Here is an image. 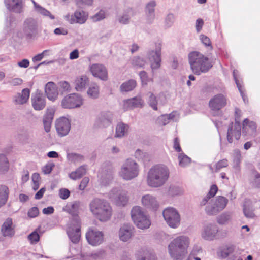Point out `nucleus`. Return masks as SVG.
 I'll return each mask as SVG.
<instances>
[{
  "mask_svg": "<svg viewBox=\"0 0 260 260\" xmlns=\"http://www.w3.org/2000/svg\"><path fill=\"white\" fill-rule=\"evenodd\" d=\"M170 176L168 167L163 164H158L152 167L148 171L147 183L149 186L158 188L164 186Z\"/></svg>",
  "mask_w": 260,
  "mask_h": 260,
  "instance_id": "nucleus-1",
  "label": "nucleus"
},
{
  "mask_svg": "<svg viewBox=\"0 0 260 260\" xmlns=\"http://www.w3.org/2000/svg\"><path fill=\"white\" fill-rule=\"evenodd\" d=\"M189 239L185 236H180L174 239L168 245L170 256L174 260H182L187 254Z\"/></svg>",
  "mask_w": 260,
  "mask_h": 260,
  "instance_id": "nucleus-2",
  "label": "nucleus"
},
{
  "mask_svg": "<svg viewBox=\"0 0 260 260\" xmlns=\"http://www.w3.org/2000/svg\"><path fill=\"white\" fill-rule=\"evenodd\" d=\"M89 208L94 216L101 221H106L111 217V207L105 200L93 199L89 204Z\"/></svg>",
  "mask_w": 260,
  "mask_h": 260,
  "instance_id": "nucleus-3",
  "label": "nucleus"
},
{
  "mask_svg": "<svg viewBox=\"0 0 260 260\" xmlns=\"http://www.w3.org/2000/svg\"><path fill=\"white\" fill-rule=\"evenodd\" d=\"M228 203V200L225 197L217 196L208 203L205 207V212L208 215H216L225 208Z\"/></svg>",
  "mask_w": 260,
  "mask_h": 260,
  "instance_id": "nucleus-4",
  "label": "nucleus"
},
{
  "mask_svg": "<svg viewBox=\"0 0 260 260\" xmlns=\"http://www.w3.org/2000/svg\"><path fill=\"white\" fill-rule=\"evenodd\" d=\"M139 166L131 159H127L122 165L119 172L120 176L126 180H130L139 174Z\"/></svg>",
  "mask_w": 260,
  "mask_h": 260,
  "instance_id": "nucleus-5",
  "label": "nucleus"
},
{
  "mask_svg": "<svg viewBox=\"0 0 260 260\" xmlns=\"http://www.w3.org/2000/svg\"><path fill=\"white\" fill-rule=\"evenodd\" d=\"M227 104L226 96L221 93L213 96L209 101V107L213 116L221 114L220 110L224 108Z\"/></svg>",
  "mask_w": 260,
  "mask_h": 260,
  "instance_id": "nucleus-6",
  "label": "nucleus"
},
{
  "mask_svg": "<svg viewBox=\"0 0 260 260\" xmlns=\"http://www.w3.org/2000/svg\"><path fill=\"white\" fill-rule=\"evenodd\" d=\"M163 217L167 224L172 228H177L180 223V216L174 208H166L162 212Z\"/></svg>",
  "mask_w": 260,
  "mask_h": 260,
  "instance_id": "nucleus-7",
  "label": "nucleus"
},
{
  "mask_svg": "<svg viewBox=\"0 0 260 260\" xmlns=\"http://www.w3.org/2000/svg\"><path fill=\"white\" fill-rule=\"evenodd\" d=\"M83 104V99L78 93L70 94L66 96L61 101V106L64 108H75Z\"/></svg>",
  "mask_w": 260,
  "mask_h": 260,
  "instance_id": "nucleus-8",
  "label": "nucleus"
},
{
  "mask_svg": "<svg viewBox=\"0 0 260 260\" xmlns=\"http://www.w3.org/2000/svg\"><path fill=\"white\" fill-rule=\"evenodd\" d=\"M217 255L222 258L228 257V260H235L238 257V253L233 244H228L220 246L217 251Z\"/></svg>",
  "mask_w": 260,
  "mask_h": 260,
  "instance_id": "nucleus-9",
  "label": "nucleus"
},
{
  "mask_svg": "<svg viewBox=\"0 0 260 260\" xmlns=\"http://www.w3.org/2000/svg\"><path fill=\"white\" fill-rule=\"evenodd\" d=\"M212 65L209 58L196 51V75L201 72H207Z\"/></svg>",
  "mask_w": 260,
  "mask_h": 260,
  "instance_id": "nucleus-10",
  "label": "nucleus"
},
{
  "mask_svg": "<svg viewBox=\"0 0 260 260\" xmlns=\"http://www.w3.org/2000/svg\"><path fill=\"white\" fill-rule=\"evenodd\" d=\"M113 115L112 112H103L96 118L94 127L95 128H103L109 126L112 123Z\"/></svg>",
  "mask_w": 260,
  "mask_h": 260,
  "instance_id": "nucleus-11",
  "label": "nucleus"
},
{
  "mask_svg": "<svg viewBox=\"0 0 260 260\" xmlns=\"http://www.w3.org/2000/svg\"><path fill=\"white\" fill-rule=\"evenodd\" d=\"M147 56L151 61V67L152 70H157L160 67L161 59V46L159 44L156 45L155 50H150L148 52Z\"/></svg>",
  "mask_w": 260,
  "mask_h": 260,
  "instance_id": "nucleus-12",
  "label": "nucleus"
},
{
  "mask_svg": "<svg viewBox=\"0 0 260 260\" xmlns=\"http://www.w3.org/2000/svg\"><path fill=\"white\" fill-rule=\"evenodd\" d=\"M241 135V125L240 122L238 121V118H236V122L233 125V123L229 125L227 133V139L230 143L233 142V138L238 140Z\"/></svg>",
  "mask_w": 260,
  "mask_h": 260,
  "instance_id": "nucleus-13",
  "label": "nucleus"
},
{
  "mask_svg": "<svg viewBox=\"0 0 260 260\" xmlns=\"http://www.w3.org/2000/svg\"><path fill=\"white\" fill-rule=\"evenodd\" d=\"M55 128L59 136L63 137L67 135L71 129L70 120L66 117L57 119L55 123Z\"/></svg>",
  "mask_w": 260,
  "mask_h": 260,
  "instance_id": "nucleus-14",
  "label": "nucleus"
},
{
  "mask_svg": "<svg viewBox=\"0 0 260 260\" xmlns=\"http://www.w3.org/2000/svg\"><path fill=\"white\" fill-rule=\"evenodd\" d=\"M86 238L89 244L97 246L103 242L104 235L100 231L90 230L86 233Z\"/></svg>",
  "mask_w": 260,
  "mask_h": 260,
  "instance_id": "nucleus-15",
  "label": "nucleus"
},
{
  "mask_svg": "<svg viewBox=\"0 0 260 260\" xmlns=\"http://www.w3.org/2000/svg\"><path fill=\"white\" fill-rule=\"evenodd\" d=\"M123 109L124 111L133 110L137 108H142L144 101L140 96H137L123 101Z\"/></svg>",
  "mask_w": 260,
  "mask_h": 260,
  "instance_id": "nucleus-16",
  "label": "nucleus"
},
{
  "mask_svg": "<svg viewBox=\"0 0 260 260\" xmlns=\"http://www.w3.org/2000/svg\"><path fill=\"white\" fill-rule=\"evenodd\" d=\"M32 106L35 110L40 111L46 106L45 96L41 91L37 90L31 98Z\"/></svg>",
  "mask_w": 260,
  "mask_h": 260,
  "instance_id": "nucleus-17",
  "label": "nucleus"
},
{
  "mask_svg": "<svg viewBox=\"0 0 260 260\" xmlns=\"http://www.w3.org/2000/svg\"><path fill=\"white\" fill-rule=\"evenodd\" d=\"M92 75L103 81L108 80V71L106 68L102 64L95 63L90 67Z\"/></svg>",
  "mask_w": 260,
  "mask_h": 260,
  "instance_id": "nucleus-18",
  "label": "nucleus"
},
{
  "mask_svg": "<svg viewBox=\"0 0 260 260\" xmlns=\"http://www.w3.org/2000/svg\"><path fill=\"white\" fill-rule=\"evenodd\" d=\"M37 27L36 21L31 18H28L24 21L23 31L28 38H31L37 34Z\"/></svg>",
  "mask_w": 260,
  "mask_h": 260,
  "instance_id": "nucleus-19",
  "label": "nucleus"
},
{
  "mask_svg": "<svg viewBox=\"0 0 260 260\" xmlns=\"http://www.w3.org/2000/svg\"><path fill=\"white\" fill-rule=\"evenodd\" d=\"M134 228L130 224H124L119 231L120 239L124 242L127 241L134 235Z\"/></svg>",
  "mask_w": 260,
  "mask_h": 260,
  "instance_id": "nucleus-20",
  "label": "nucleus"
},
{
  "mask_svg": "<svg viewBox=\"0 0 260 260\" xmlns=\"http://www.w3.org/2000/svg\"><path fill=\"white\" fill-rule=\"evenodd\" d=\"M257 126L255 122L246 118L243 122V134L246 136H255Z\"/></svg>",
  "mask_w": 260,
  "mask_h": 260,
  "instance_id": "nucleus-21",
  "label": "nucleus"
},
{
  "mask_svg": "<svg viewBox=\"0 0 260 260\" xmlns=\"http://www.w3.org/2000/svg\"><path fill=\"white\" fill-rule=\"evenodd\" d=\"M141 202L144 206L150 209L156 210L159 206L156 198L151 194H146L142 197Z\"/></svg>",
  "mask_w": 260,
  "mask_h": 260,
  "instance_id": "nucleus-22",
  "label": "nucleus"
},
{
  "mask_svg": "<svg viewBox=\"0 0 260 260\" xmlns=\"http://www.w3.org/2000/svg\"><path fill=\"white\" fill-rule=\"evenodd\" d=\"M30 95V90L28 88L23 89L21 93H17L13 97V101L16 105H23L27 102Z\"/></svg>",
  "mask_w": 260,
  "mask_h": 260,
  "instance_id": "nucleus-23",
  "label": "nucleus"
},
{
  "mask_svg": "<svg viewBox=\"0 0 260 260\" xmlns=\"http://www.w3.org/2000/svg\"><path fill=\"white\" fill-rule=\"evenodd\" d=\"M45 92L48 99L52 101H54L58 95L56 85L53 82H49L46 84Z\"/></svg>",
  "mask_w": 260,
  "mask_h": 260,
  "instance_id": "nucleus-24",
  "label": "nucleus"
},
{
  "mask_svg": "<svg viewBox=\"0 0 260 260\" xmlns=\"http://www.w3.org/2000/svg\"><path fill=\"white\" fill-rule=\"evenodd\" d=\"M218 231V229L216 225L209 224L205 227L202 234V237L209 240H212L216 236Z\"/></svg>",
  "mask_w": 260,
  "mask_h": 260,
  "instance_id": "nucleus-25",
  "label": "nucleus"
},
{
  "mask_svg": "<svg viewBox=\"0 0 260 260\" xmlns=\"http://www.w3.org/2000/svg\"><path fill=\"white\" fill-rule=\"evenodd\" d=\"M134 15V10L132 8H127L124 10L122 14L117 17L118 21L122 24H128L130 22V19Z\"/></svg>",
  "mask_w": 260,
  "mask_h": 260,
  "instance_id": "nucleus-26",
  "label": "nucleus"
},
{
  "mask_svg": "<svg viewBox=\"0 0 260 260\" xmlns=\"http://www.w3.org/2000/svg\"><path fill=\"white\" fill-rule=\"evenodd\" d=\"M12 220L11 218H7L3 224L1 228V231L4 237H12L15 234V231L12 228Z\"/></svg>",
  "mask_w": 260,
  "mask_h": 260,
  "instance_id": "nucleus-27",
  "label": "nucleus"
},
{
  "mask_svg": "<svg viewBox=\"0 0 260 260\" xmlns=\"http://www.w3.org/2000/svg\"><path fill=\"white\" fill-rule=\"evenodd\" d=\"M156 2L152 1L149 2L145 7V14L147 17V21L148 23H152L155 17V9Z\"/></svg>",
  "mask_w": 260,
  "mask_h": 260,
  "instance_id": "nucleus-28",
  "label": "nucleus"
},
{
  "mask_svg": "<svg viewBox=\"0 0 260 260\" xmlns=\"http://www.w3.org/2000/svg\"><path fill=\"white\" fill-rule=\"evenodd\" d=\"M80 204V202L78 201L68 203L63 208V210L73 216H76L78 214Z\"/></svg>",
  "mask_w": 260,
  "mask_h": 260,
  "instance_id": "nucleus-29",
  "label": "nucleus"
},
{
  "mask_svg": "<svg viewBox=\"0 0 260 260\" xmlns=\"http://www.w3.org/2000/svg\"><path fill=\"white\" fill-rule=\"evenodd\" d=\"M113 173L110 171H103L99 174L100 183L102 186H107L109 185L113 179Z\"/></svg>",
  "mask_w": 260,
  "mask_h": 260,
  "instance_id": "nucleus-30",
  "label": "nucleus"
},
{
  "mask_svg": "<svg viewBox=\"0 0 260 260\" xmlns=\"http://www.w3.org/2000/svg\"><path fill=\"white\" fill-rule=\"evenodd\" d=\"M88 82V78L86 76L77 77L75 81L76 90L78 91H82L85 89Z\"/></svg>",
  "mask_w": 260,
  "mask_h": 260,
  "instance_id": "nucleus-31",
  "label": "nucleus"
},
{
  "mask_svg": "<svg viewBox=\"0 0 260 260\" xmlns=\"http://www.w3.org/2000/svg\"><path fill=\"white\" fill-rule=\"evenodd\" d=\"M67 234L70 239L73 243L79 242L81 237L80 228L69 229L67 231Z\"/></svg>",
  "mask_w": 260,
  "mask_h": 260,
  "instance_id": "nucleus-32",
  "label": "nucleus"
},
{
  "mask_svg": "<svg viewBox=\"0 0 260 260\" xmlns=\"http://www.w3.org/2000/svg\"><path fill=\"white\" fill-rule=\"evenodd\" d=\"M54 113L51 111H47L43 117V124L44 130L47 132L50 131L52 121L53 119Z\"/></svg>",
  "mask_w": 260,
  "mask_h": 260,
  "instance_id": "nucleus-33",
  "label": "nucleus"
},
{
  "mask_svg": "<svg viewBox=\"0 0 260 260\" xmlns=\"http://www.w3.org/2000/svg\"><path fill=\"white\" fill-rule=\"evenodd\" d=\"M9 188L5 185H0V208L4 206L8 199Z\"/></svg>",
  "mask_w": 260,
  "mask_h": 260,
  "instance_id": "nucleus-34",
  "label": "nucleus"
},
{
  "mask_svg": "<svg viewBox=\"0 0 260 260\" xmlns=\"http://www.w3.org/2000/svg\"><path fill=\"white\" fill-rule=\"evenodd\" d=\"M129 125L123 122L117 123L116 127L115 137L121 138L128 133Z\"/></svg>",
  "mask_w": 260,
  "mask_h": 260,
  "instance_id": "nucleus-35",
  "label": "nucleus"
},
{
  "mask_svg": "<svg viewBox=\"0 0 260 260\" xmlns=\"http://www.w3.org/2000/svg\"><path fill=\"white\" fill-rule=\"evenodd\" d=\"M131 63L135 68H144L147 62L145 58L139 56H135L131 58Z\"/></svg>",
  "mask_w": 260,
  "mask_h": 260,
  "instance_id": "nucleus-36",
  "label": "nucleus"
},
{
  "mask_svg": "<svg viewBox=\"0 0 260 260\" xmlns=\"http://www.w3.org/2000/svg\"><path fill=\"white\" fill-rule=\"evenodd\" d=\"M136 226L141 229H144L148 228L151 222L146 215H144L139 220H135L134 221Z\"/></svg>",
  "mask_w": 260,
  "mask_h": 260,
  "instance_id": "nucleus-37",
  "label": "nucleus"
},
{
  "mask_svg": "<svg viewBox=\"0 0 260 260\" xmlns=\"http://www.w3.org/2000/svg\"><path fill=\"white\" fill-rule=\"evenodd\" d=\"M86 171V166H82L79 167L75 171L69 174V177L73 180H76L81 178Z\"/></svg>",
  "mask_w": 260,
  "mask_h": 260,
  "instance_id": "nucleus-38",
  "label": "nucleus"
},
{
  "mask_svg": "<svg viewBox=\"0 0 260 260\" xmlns=\"http://www.w3.org/2000/svg\"><path fill=\"white\" fill-rule=\"evenodd\" d=\"M136 81L134 79H131L123 83L120 87V90L122 92H128L133 90L136 86Z\"/></svg>",
  "mask_w": 260,
  "mask_h": 260,
  "instance_id": "nucleus-39",
  "label": "nucleus"
},
{
  "mask_svg": "<svg viewBox=\"0 0 260 260\" xmlns=\"http://www.w3.org/2000/svg\"><path fill=\"white\" fill-rule=\"evenodd\" d=\"M144 215V212L140 206H136L131 210V217L133 221L139 220Z\"/></svg>",
  "mask_w": 260,
  "mask_h": 260,
  "instance_id": "nucleus-40",
  "label": "nucleus"
},
{
  "mask_svg": "<svg viewBox=\"0 0 260 260\" xmlns=\"http://www.w3.org/2000/svg\"><path fill=\"white\" fill-rule=\"evenodd\" d=\"M254 209L251 203L249 202H245L243 205V212L244 215L247 218H252L255 216Z\"/></svg>",
  "mask_w": 260,
  "mask_h": 260,
  "instance_id": "nucleus-41",
  "label": "nucleus"
},
{
  "mask_svg": "<svg viewBox=\"0 0 260 260\" xmlns=\"http://www.w3.org/2000/svg\"><path fill=\"white\" fill-rule=\"evenodd\" d=\"M9 168V161L6 155L3 154H0V173H4L7 172Z\"/></svg>",
  "mask_w": 260,
  "mask_h": 260,
  "instance_id": "nucleus-42",
  "label": "nucleus"
},
{
  "mask_svg": "<svg viewBox=\"0 0 260 260\" xmlns=\"http://www.w3.org/2000/svg\"><path fill=\"white\" fill-rule=\"evenodd\" d=\"M23 1L18 0L14 4H13L10 8L8 9L12 12L16 13H21L23 11Z\"/></svg>",
  "mask_w": 260,
  "mask_h": 260,
  "instance_id": "nucleus-43",
  "label": "nucleus"
},
{
  "mask_svg": "<svg viewBox=\"0 0 260 260\" xmlns=\"http://www.w3.org/2000/svg\"><path fill=\"white\" fill-rule=\"evenodd\" d=\"M175 21V17L173 14L169 13L165 17L164 21V27L165 29H168L171 27Z\"/></svg>",
  "mask_w": 260,
  "mask_h": 260,
  "instance_id": "nucleus-44",
  "label": "nucleus"
},
{
  "mask_svg": "<svg viewBox=\"0 0 260 260\" xmlns=\"http://www.w3.org/2000/svg\"><path fill=\"white\" fill-rule=\"evenodd\" d=\"M179 165L181 167H185L191 162V159L184 153H179L178 156Z\"/></svg>",
  "mask_w": 260,
  "mask_h": 260,
  "instance_id": "nucleus-45",
  "label": "nucleus"
},
{
  "mask_svg": "<svg viewBox=\"0 0 260 260\" xmlns=\"http://www.w3.org/2000/svg\"><path fill=\"white\" fill-rule=\"evenodd\" d=\"M89 96L92 99H96L99 95V87L96 84H92L87 90Z\"/></svg>",
  "mask_w": 260,
  "mask_h": 260,
  "instance_id": "nucleus-46",
  "label": "nucleus"
},
{
  "mask_svg": "<svg viewBox=\"0 0 260 260\" xmlns=\"http://www.w3.org/2000/svg\"><path fill=\"white\" fill-rule=\"evenodd\" d=\"M238 73V72L237 70H234V71L233 72V77H234V80L235 81V83L236 84L237 87L238 88V90L240 93V94H241V96L242 97L243 101L245 103L246 102V98H245V95H244V91L243 90L242 85L237 77V75Z\"/></svg>",
  "mask_w": 260,
  "mask_h": 260,
  "instance_id": "nucleus-47",
  "label": "nucleus"
},
{
  "mask_svg": "<svg viewBox=\"0 0 260 260\" xmlns=\"http://www.w3.org/2000/svg\"><path fill=\"white\" fill-rule=\"evenodd\" d=\"M147 95H148V103L149 105L154 110H157V100L156 96L151 92H149Z\"/></svg>",
  "mask_w": 260,
  "mask_h": 260,
  "instance_id": "nucleus-48",
  "label": "nucleus"
},
{
  "mask_svg": "<svg viewBox=\"0 0 260 260\" xmlns=\"http://www.w3.org/2000/svg\"><path fill=\"white\" fill-rule=\"evenodd\" d=\"M116 202L118 206H124L128 201V197L124 192H120L115 199Z\"/></svg>",
  "mask_w": 260,
  "mask_h": 260,
  "instance_id": "nucleus-49",
  "label": "nucleus"
},
{
  "mask_svg": "<svg viewBox=\"0 0 260 260\" xmlns=\"http://www.w3.org/2000/svg\"><path fill=\"white\" fill-rule=\"evenodd\" d=\"M199 40L201 43L206 47L213 49L210 39L207 36L202 34L199 37Z\"/></svg>",
  "mask_w": 260,
  "mask_h": 260,
  "instance_id": "nucleus-50",
  "label": "nucleus"
},
{
  "mask_svg": "<svg viewBox=\"0 0 260 260\" xmlns=\"http://www.w3.org/2000/svg\"><path fill=\"white\" fill-rule=\"evenodd\" d=\"M241 159V152L238 149H236L234 152L233 155V167L234 168L237 169L239 168Z\"/></svg>",
  "mask_w": 260,
  "mask_h": 260,
  "instance_id": "nucleus-51",
  "label": "nucleus"
},
{
  "mask_svg": "<svg viewBox=\"0 0 260 260\" xmlns=\"http://www.w3.org/2000/svg\"><path fill=\"white\" fill-rule=\"evenodd\" d=\"M183 192V189L179 186L172 185L170 186L169 189V194L172 196H178L182 194Z\"/></svg>",
  "mask_w": 260,
  "mask_h": 260,
  "instance_id": "nucleus-52",
  "label": "nucleus"
},
{
  "mask_svg": "<svg viewBox=\"0 0 260 260\" xmlns=\"http://www.w3.org/2000/svg\"><path fill=\"white\" fill-rule=\"evenodd\" d=\"M74 16L77 23L83 24L86 20L85 12L83 11H76L74 13Z\"/></svg>",
  "mask_w": 260,
  "mask_h": 260,
  "instance_id": "nucleus-53",
  "label": "nucleus"
},
{
  "mask_svg": "<svg viewBox=\"0 0 260 260\" xmlns=\"http://www.w3.org/2000/svg\"><path fill=\"white\" fill-rule=\"evenodd\" d=\"M230 218V214L224 212L217 217V222L219 224H224L229 220Z\"/></svg>",
  "mask_w": 260,
  "mask_h": 260,
  "instance_id": "nucleus-54",
  "label": "nucleus"
},
{
  "mask_svg": "<svg viewBox=\"0 0 260 260\" xmlns=\"http://www.w3.org/2000/svg\"><path fill=\"white\" fill-rule=\"evenodd\" d=\"M67 157L68 160L74 162L83 159L82 155L75 153H68Z\"/></svg>",
  "mask_w": 260,
  "mask_h": 260,
  "instance_id": "nucleus-55",
  "label": "nucleus"
},
{
  "mask_svg": "<svg viewBox=\"0 0 260 260\" xmlns=\"http://www.w3.org/2000/svg\"><path fill=\"white\" fill-rule=\"evenodd\" d=\"M228 166V160L227 159H223L219 160L215 164V171L218 172L221 169L226 167Z\"/></svg>",
  "mask_w": 260,
  "mask_h": 260,
  "instance_id": "nucleus-56",
  "label": "nucleus"
},
{
  "mask_svg": "<svg viewBox=\"0 0 260 260\" xmlns=\"http://www.w3.org/2000/svg\"><path fill=\"white\" fill-rule=\"evenodd\" d=\"M77 6L80 8H84L86 6L92 4L93 0H75Z\"/></svg>",
  "mask_w": 260,
  "mask_h": 260,
  "instance_id": "nucleus-57",
  "label": "nucleus"
},
{
  "mask_svg": "<svg viewBox=\"0 0 260 260\" xmlns=\"http://www.w3.org/2000/svg\"><path fill=\"white\" fill-rule=\"evenodd\" d=\"M28 238L31 243H36L39 241L40 236L36 231H34L28 235Z\"/></svg>",
  "mask_w": 260,
  "mask_h": 260,
  "instance_id": "nucleus-58",
  "label": "nucleus"
},
{
  "mask_svg": "<svg viewBox=\"0 0 260 260\" xmlns=\"http://www.w3.org/2000/svg\"><path fill=\"white\" fill-rule=\"evenodd\" d=\"M188 60L190 68L193 72L195 69V51H191L188 54Z\"/></svg>",
  "mask_w": 260,
  "mask_h": 260,
  "instance_id": "nucleus-59",
  "label": "nucleus"
},
{
  "mask_svg": "<svg viewBox=\"0 0 260 260\" xmlns=\"http://www.w3.org/2000/svg\"><path fill=\"white\" fill-rule=\"evenodd\" d=\"M37 12L43 16L49 17L51 19L55 18L54 16L49 11L42 7H41Z\"/></svg>",
  "mask_w": 260,
  "mask_h": 260,
  "instance_id": "nucleus-60",
  "label": "nucleus"
},
{
  "mask_svg": "<svg viewBox=\"0 0 260 260\" xmlns=\"http://www.w3.org/2000/svg\"><path fill=\"white\" fill-rule=\"evenodd\" d=\"M105 12L104 11L101 10L92 17L93 21L96 22L100 21L105 18Z\"/></svg>",
  "mask_w": 260,
  "mask_h": 260,
  "instance_id": "nucleus-61",
  "label": "nucleus"
},
{
  "mask_svg": "<svg viewBox=\"0 0 260 260\" xmlns=\"http://www.w3.org/2000/svg\"><path fill=\"white\" fill-rule=\"evenodd\" d=\"M59 195L61 199L65 200L69 197L70 191L68 189L61 188L59 190Z\"/></svg>",
  "mask_w": 260,
  "mask_h": 260,
  "instance_id": "nucleus-62",
  "label": "nucleus"
},
{
  "mask_svg": "<svg viewBox=\"0 0 260 260\" xmlns=\"http://www.w3.org/2000/svg\"><path fill=\"white\" fill-rule=\"evenodd\" d=\"M39 213V209L36 207H33L30 208L28 212V216L31 218L37 217Z\"/></svg>",
  "mask_w": 260,
  "mask_h": 260,
  "instance_id": "nucleus-63",
  "label": "nucleus"
},
{
  "mask_svg": "<svg viewBox=\"0 0 260 260\" xmlns=\"http://www.w3.org/2000/svg\"><path fill=\"white\" fill-rule=\"evenodd\" d=\"M252 186L255 188H260V174L256 173L252 182Z\"/></svg>",
  "mask_w": 260,
  "mask_h": 260,
  "instance_id": "nucleus-64",
  "label": "nucleus"
}]
</instances>
